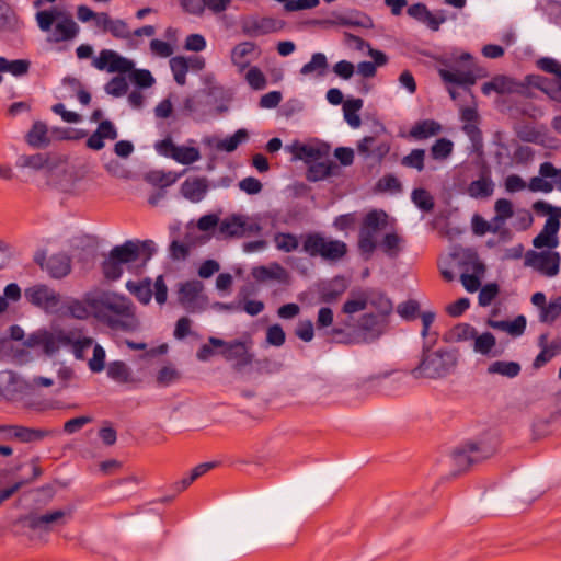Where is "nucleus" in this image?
<instances>
[{
    "label": "nucleus",
    "instance_id": "nucleus-48",
    "mask_svg": "<svg viewBox=\"0 0 561 561\" xmlns=\"http://www.w3.org/2000/svg\"><path fill=\"white\" fill-rule=\"evenodd\" d=\"M274 242L278 250L286 253L296 251L299 247L298 238L289 232H277L274 236Z\"/></svg>",
    "mask_w": 561,
    "mask_h": 561
},
{
    "label": "nucleus",
    "instance_id": "nucleus-4",
    "mask_svg": "<svg viewBox=\"0 0 561 561\" xmlns=\"http://www.w3.org/2000/svg\"><path fill=\"white\" fill-rule=\"evenodd\" d=\"M388 215L383 210H370L363 218L357 248L360 254L370 259L378 247V236L388 225Z\"/></svg>",
    "mask_w": 561,
    "mask_h": 561
},
{
    "label": "nucleus",
    "instance_id": "nucleus-56",
    "mask_svg": "<svg viewBox=\"0 0 561 561\" xmlns=\"http://www.w3.org/2000/svg\"><path fill=\"white\" fill-rule=\"evenodd\" d=\"M4 72H10L15 77L24 76L28 72L31 62L26 59H16L9 61L4 57H1Z\"/></svg>",
    "mask_w": 561,
    "mask_h": 561
},
{
    "label": "nucleus",
    "instance_id": "nucleus-35",
    "mask_svg": "<svg viewBox=\"0 0 561 561\" xmlns=\"http://www.w3.org/2000/svg\"><path fill=\"white\" fill-rule=\"evenodd\" d=\"M488 373L514 378L520 373V365L516 362L496 360L489 365Z\"/></svg>",
    "mask_w": 561,
    "mask_h": 561
},
{
    "label": "nucleus",
    "instance_id": "nucleus-36",
    "mask_svg": "<svg viewBox=\"0 0 561 561\" xmlns=\"http://www.w3.org/2000/svg\"><path fill=\"white\" fill-rule=\"evenodd\" d=\"M363 107V100L360 99H351L344 102L343 112L345 121L353 128H357L360 126V117L357 112Z\"/></svg>",
    "mask_w": 561,
    "mask_h": 561
},
{
    "label": "nucleus",
    "instance_id": "nucleus-19",
    "mask_svg": "<svg viewBox=\"0 0 561 561\" xmlns=\"http://www.w3.org/2000/svg\"><path fill=\"white\" fill-rule=\"evenodd\" d=\"M204 289V285L199 280H188L181 285L179 289V302L187 311L195 310L199 294Z\"/></svg>",
    "mask_w": 561,
    "mask_h": 561
},
{
    "label": "nucleus",
    "instance_id": "nucleus-12",
    "mask_svg": "<svg viewBox=\"0 0 561 561\" xmlns=\"http://www.w3.org/2000/svg\"><path fill=\"white\" fill-rule=\"evenodd\" d=\"M481 91L484 95L496 92L499 94L517 93L525 98L531 96V93L527 91L526 77L523 81H515L506 76H495L482 84Z\"/></svg>",
    "mask_w": 561,
    "mask_h": 561
},
{
    "label": "nucleus",
    "instance_id": "nucleus-37",
    "mask_svg": "<svg viewBox=\"0 0 561 561\" xmlns=\"http://www.w3.org/2000/svg\"><path fill=\"white\" fill-rule=\"evenodd\" d=\"M335 168L336 165L332 161L313 163L308 169L307 179L312 182L323 180L332 175Z\"/></svg>",
    "mask_w": 561,
    "mask_h": 561
},
{
    "label": "nucleus",
    "instance_id": "nucleus-53",
    "mask_svg": "<svg viewBox=\"0 0 561 561\" xmlns=\"http://www.w3.org/2000/svg\"><path fill=\"white\" fill-rule=\"evenodd\" d=\"M477 335V330L469 323H459L449 331V337L455 342L468 341Z\"/></svg>",
    "mask_w": 561,
    "mask_h": 561
},
{
    "label": "nucleus",
    "instance_id": "nucleus-9",
    "mask_svg": "<svg viewBox=\"0 0 561 561\" xmlns=\"http://www.w3.org/2000/svg\"><path fill=\"white\" fill-rule=\"evenodd\" d=\"M561 257L554 251H528L525 255V264L539 271L541 274L552 277L559 273Z\"/></svg>",
    "mask_w": 561,
    "mask_h": 561
},
{
    "label": "nucleus",
    "instance_id": "nucleus-40",
    "mask_svg": "<svg viewBox=\"0 0 561 561\" xmlns=\"http://www.w3.org/2000/svg\"><path fill=\"white\" fill-rule=\"evenodd\" d=\"M101 271L106 280L115 282L121 278L124 268L118 261L108 254V256L101 263Z\"/></svg>",
    "mask_w": 561,
    "mask_h": 561
},
{
    "label": "nucleus",
    "instance_id": "nucleus-51",
    "mask_svg": "<svg viewBox=\"0 0 561 561\" xmlns=\"http://www.w3.org/2000/svg\"><path fill=\"white\" fill-rule=\"evenodd\" d=\"M561 316V295L552 299L540 310V321L552 323Z\"/></svg>",
    "mask_w": 561,
    "mask_h": 561
},
{
    "label": "nucleus",
    "instance_id": "nucleus-10",
    "mask_svg": "<svg viewBox=\"0 0 561 561\" xmlns=\"http://www.w3.org/2000/svg\"><path fill=\"white\" fill-rule=\"evenodd\" d=\"M494 453V448L484 443H466L453 453V459L458 467H466L473 462L486 459Z\"/></svg>",
    "mask_w": 561,
    "mask_h": 561
},
{
    "label": "nucleus",
    "instance_id": "nucleus-50",
    "mask_svg": "<svg viewBox=\"0 0 561 561\" xmlns=\"http://www.w3.org/2000/svg\"><path fill=\"white\" fill-rule=\"evenodd\" d=\"M425 150L424 149H413L409 154L404 156L401 159V164L405 168L415 169L419 172L423 171L425 168Z\"/></svg>",
    "mask_w": 561,
    "mask_h": 561
},
{
    "label": "nucleus",
    "instance_id": "nucleus-64",
    "mask_svg": "<svg viewBox=\"0 0 561 561\" xmlns=\"http://www.w3.org/2000/svg\"><path fill=\"white\" fill-rule=\"evenodd\" d=\"M539 173L543 178H551L557 188L561 191V169L556 168L551 162H543L539 167Z\"/></svg>",
    "mask_w": 561,
    "mask_h": 561
},
{
    "label": "nucleus",
    "instance_id": "nucleus-1",
    "mask_svg": "<svg viewBox=\"0 0 561 561\" xmlns=\"http://www.w3.org/2000/svg\"><path fill=\"white\" fill-rule=\"evenodd\" d=\"M67 309L76 319L84 320L93 316L111 328H126L125 323L118 321V318H135V307L128 297L103 289L87 293L83 300H71Z\"/></svg>",
    "mask_w": 561,
    "mask_h": 561
},
{
    "label": "nucleus",
    "instance_id": "nucleus-28",
    "mask_svg": "<svg viewBox=\"0 0 561 561\" xmlns=\"http://www.w3.org/2000/svg\"><path fill=\"white\" fill-rule=\"evenodd\" d=\"M70 342H66V346H71L72 353L78 359L84 358V353L93 345V339L82 336L81 331L70 330L67 332Z\"/></svg>",
    "mask_w": 561,
    "mask_h": 561
},
{
    "label": "nucleus",
    "instance_id": "nucleus-6",
    "mask_svg": "<svg viewBox=\"0 0 561 561\" xmlns=\"http://www.w3.org/2000/svg\"><path fill=\"white\" fill-rule=\"evenodd\" d=\"M261 230L262 227L260 224L249 218L248 216L231 214L220 220L219 227L215 232V237L218 240H227L232 238L240 239L243 237L259 234Z\"/></svg>",
    "mask_w": 561,
    "mask_h": 561
},
{
    "label": "nucleus",
    "instance_id": "nucleus-23",
    "mask_svg": "<svg viewBox=\"0 0 561 561\" xmlns=\"http://www.w3.org/2000/svg\"><path fill=\"white\" fill-rule=\"evenodd\" d=\"M367 307L370 306L376 310V314L382 316L387 319L393 311V304L383 293L379 290H366Z\"/></svg>",
    "mask_w": 561,
    "mask_h": 561
},
{
    "label": "nucleus",
    "instance_id": "nucleus-22",
    "mask_svg": "<svg viewBox=\"0 0 561 561\" xmlns=\"http://www.w3.org/2000/svg\"><path fill=\"white\" fill-rule=\"evenodd\" d=\"M66 513L61 510L48 512L43 515H33L27 517V525L33 530H45L49 531L53 524H65L64 517Z\"/></svg>",
    "mask_w": 561,
    "mask_h": 561
},
{
    "label": "nucleus",
    "instance_id": "nucleus-27",
    "mask_svg": "<svg viewBox=\"0 0 561 561\" xmlns=\"http://www.w3.org/2000/svg\"><path fill=\"white\" fill-rule=\"evenodd\" d=\"M295 158L306 161L318 160L329 153V146L322 144L320 146L299 144L293 147Z\"/></svg>",
    "mask_w": 561,
    "mask_h": 561
},
{
    "label": "nucleus",
    "instance_id": "nucleus-15",
    "mask_svg": "<svg viewBox=\"0 0 561 561\" xmlns=\"http://www.w3.org/2000/svg\"><path fill=\"white\" fill-rule=\"evenodd\" d=\"M495 184L492 180V172L488 165L480 170L479 178L473 180L467 187V194L476 199H485L494 193Z\"/></svg>",
    "mask_w": 561,
    "mask_h": 561
},
{
    "label": "nucleus",
    "instance_id": "nucleus-43",
    "mask_svg": "<svg viewBox=\"0 0 561 561\" xmlns=\"http://www.w3.org/2000/svg\"><path fill=\"white\" fill-rule=\"evenodd\" d=\"M495 216L492 220L493 225H503L514 215L513 204L506 198H500L494 205Z\"/></svg>",
    "mask_w": 561,
    "mask_h": 561
},
{
    "label": "nucleus",
    "instance_id": "nucleus-32",
    "mask_svg": "<svg viewBox=\"0 0 561 561\" xmlns=\"http://www.w3.org/2000/svg\"><path fill=\"white\" fill-rule=\"evenodd\" d=\"M126 288L142 305H147L151 300L152 289H151V282L149 279H145L139 283L128 280L126 283Z\"/></svg>",
    "mask_w": 561,
    "mask_h": 561
},
{
    "label": "nucleus",
    "instance_id": "nucleus-20",
    "mask_svg": "<svg viewBox=\"0 0 561 561\" xmlns=\"http://www.w3.org/2000/svg\"><path fill=\"white\" fill-rule=\"evenodd\" d=\"M208 191V182L205 178H188L181 185L182 195L192 203L201 202Z\"/></svg>",
    "mask_w": 561,
    "mask_h": 561
},
{
    "label": "nucleus",
    "instance_id": "nucleus-24",
    "mask_svg": "<svg viewBox=\"0 0 561 561\" xmlns=\"http://www.w3.org/2000/svg\"><path fill=\"white\" fill-rule=\"evenodd\" d=\"M284 27L285 22L283 20L265 16L254 21L247 30V33L251 36H262L271 33H277Z\"/></svg>",
    "mask_w": 561,
    "mask_h": 561
},
{
    "label": "nucleus",
    "instance_id": "nucleus-18",
    "mask_svg": "<svg viewBox=\"0 0 561 561\" xmlns=\"http://www.w3.org/2000/svg\"><path fill=\"white\" fill-rule=\"evenodd\" d=\"M118 133L114 124L108 121H102L96 130L87 139V147L92 150H101L104 148V140H115Z\"/></svg>",
    "mask_w": 561,
    "mask_h": 561
},
{
    "label": "nucleus",
    "instance_id": "nucleus-26",
    "mask_svg": "<svg viewBox=\"0 0 561 561\" xmlns=\"http://www.w3.org/2000/svg\"><path fill=\"white\" fill-rule=\"evenodd\" d=\"M439 77L446 83H453L460 87H470L476 83V76L471 70H448V69H439Z\"/></svg>",
    "mask_w": 561,
    "mask_h": 561
},
{
    "label": "nucleus",
    "instance_id": "nucleus-16",
    "mask_svg": "<svg viewBox=\"0 0 561 561\" xmlns=\"http://www.w3.org/2000/svg\"><path fill=\"white\" fill-rule=\"evenodd\" d=\"M1 433H8L22 443L42 440L56 434L54 430L31 428L21 425H1Z\"/></svg>",
    "mask_w": 561,
    "mask_h": 561
},
{
    "label": "nucleus",
    "instance_id": "nucleus-31",
    "mask_svg": "<svg viewBox=\"0 0 561 561\" xmlns=\"http://www.w3.org/2000/svg\"><path fill=\"white\" fill-rule=\"evenodd\" d=\"M256 49V45L251 42H243L238 44L231 53V59L233 65L240 68V70L245 69L250 65V60L248 56L253 54Z\"/></svg>",
    "mask_w": 561,
    "mask_h": 561
},
{
    "label": "nucleus",
    "instance_id": "nucleus-7",
    "mask_svg": "<svg viewBox=\"0 0 561 561\" xmlns=\"http://www.w3.org/2000/svg\"><path fill=\"white\" fill-rule=\"evenodd\" d=\"M156 253V244L152 240L131 241L128 240L121 245L114 247L110 254L118 261L123 266L124 264L134 263L138 260L144 262L149 261Z\"/></svg>",
    "mask_w": 561,
    "mask_h": 561
},
{
    "label": "nucleus",
    "instance_id": "nucleus-61",
    "mask_svg": "<svg viewBox=\"0 0 561 561\" xmlns=\"http://www.w3.org/2000/svg\"><path fill=\"white\" fill-rule=\"evenodd\" d=\"M247 82L254 90H262L266 85V79L264 73L257 68L252 67L245 75Z\"/></svg>",
    "mask_w": 561,
    "mask_h": 561
},
{
    "label": "nucleus",
    "instance_id": "nucleus-13",
    "mask_svg": "<svg viewBox=\"0 0 561 561\" xmlns=\"http://www.w3.org/2000/svg\"><path fill=\"white\" fill-rule=\"evenodd\" d=\"M93 67L99 70H107L108 72H129L134 62L125 57L119 56L116 51L103 49L99 56L92 61Z\"/></svg>",
    "mask_w": 561,
    "mask_h": 561
},
{
    "label": "nucleus",
    "instance_id": "nucleus-62",
    "mask_svg": "<svg viewBox=\"0 0 561 561\" xmlns=\"http://www.w3.org/2000/svg\"><path fill=\"white\" fill-rule=\"evenodd\" d=\"M286 335L279 324H273L266 330V342L270 345L279 347L285 343Z\"/></svg>",
    "mask_w": 561,
    "mask_h": 561
},
{
    "label": "nucleus",
    "instance_id": "nucleus-38",
    "mask_svg": "<svg viewBox=\"0 0 561 561\" xmlns=\"http://www.w3.org/2000/svg\"><path fill=\"white\" fill-rule=\"evenodd\" d=\"M107 376L121 383H126L131 380L130 368L122 360L110 363L107 367Z\"/></svg>",
    "mask_w": 561,
    "mask_h": 561
},
{
    "label": "nucleus",
    "instance_id": "nucleus-45",
    "mask_svg": "<svg viewBox=\"0 0 561 561\" xmlns=\"http://www.w3.org/2000/svg\"><path fill=\"white\" fill-rule=\"evenodd\" d=\"M178 179V175L172 172L164 171H150L146 174L145 180L161 188L172 185Z\"/></svg>",
    "mask_w": 561,
    "mask_h": 561
},
{
    "label": "nucleus",
    "instance_id": "nucleus-2",
    "mask_svg": "<svg viewBox=\"0 0 561 561\" xmlns=\"http://www.w3.org/2000/svg\"><path fill=\"white\" fill-rule=\"evenodd\" d=\"M389 319L374 312L364 313L350 333L333 329V336L342 335L337 341L345 344H369L380 339L389 328Z\"/></svg>",
    "mask_w": 561,
    "mask_h": 561
},
{
    "label": "nucleus",
    "instance_id": "nucleus-55",
    "mask_svg": "<svg viewBox=\"0 0 561 561\" xmlns=\"http://www.w3.org/2000/svg\"><path fill=\"white\" fill-rule=\"evenodd\" d=\"M170 67L176 83L180 85H184L186 82V73L188 70V66L185 58L181 56L171 58Z\"/></svg>",
    "mask_w": 561,
    "mask_h": 561
},
{
    "label": "nucleus",
    "instance_id": "nucleus-46",
    "mask_svg": "<svg viewBox=\"0 0 561 561\" xmlns=\"http://www.w3.org/2000/svg\"><path fill=\"white\" fill-rule=\"evenodd\" d=\"M327 68L328 61L324 54L316 53L312 55L311 60L302 66V68L300 69V73L307 76L317 71L318 75L322 76L324 75Z\"/></svg>",
    "mask_w": 561,
    "mask_h": 561
},
{
    "label": "nucleus",
    "instance_id": "nucleus-41",
    "mask_svg": "<svg viewBox=\"0 0 561 561\" xmlns=\"http://www.w3.org/2000/svg\"><path fill=\"white\" fill-rule=\"evenodd\" d=\"M454 144L448 138H439L437 139L430 149V154L432 159L444 161L446 160L453 152Z\"/></svg>",
    "mask_w": 561,
    "mask_h": 561
},
{
    "label": "nucleus",
    "instance_id": "nucleus-34",
    "mask_svg": "<svg viewBox=\"0 0 561 561\" xmlns=\"http://www.w3.org/2000/svg\"><path fill=\"white\" fill-rule=\"evenodd\" d=\"M347 253V245L340 240H327L323 245L321 257L328 261H337Z\"/></svg>",
    "mask_w": 561,
    "mask_h": 561
},
{
    "label": "nucleus",
    "instance_id": "nucleus-44",
    "mask_svg": "<svg viewBox=\"0 0 561 561\" xmlns=\"http://www.w3.org/2000/svg\"><path fill=\"white\" fill-rule=\"evenodd\" d=\"M414 205L423 211H432L435 206L433 196L425 188H414L411 194Z\"/></svg>",
    "mask_w": 561,
    "mask_h": 561
},
{
    "label": "nucleus",
    "instance_id": "nucleus-30",
    "mask_svg": "<svg viewBox=\"0 0 561 561\" xmlns=\"http://www.w3.org/2000/svg\"><path fill=\"white\" fill-rule=\"evenodd\" d=\"M442 126L434 119L417 122L410 130L411 137L417 140L427 139L440 133Z\"/></svg>",
    "mask_w": 561,
    "mask_h": 561
},
{
    "label": "nucleus",
    "instance_id": "nucleus-8",
    "mask_svg": "<svg viewBox=\"0 0 561 561\" xmlns=\"http://www.w3.org/2000/svg\"><path fill=\"white\" fill-rule=\"evenodd\" d=\"M24 295L30 304L47 313L56 312L61 300L57 291L44 284L26 288Z\"/></svg>",
    "mask_w": 561,
    "mask_h": 561
},
{
    "label": "nucleus",
    "instance_id": "nucleus-52",
    "mask_svg": "<svg viewBox=\"0 0 561 561\" xmlns=\"http://www.w3.org/2000/svg\"><path fill=\"white\" fill-rule=\"evenodd\" d=\"M402 239L394 232L387 233L380 242L381 250L389 257H397L400 252V244Z\"/></svg>",
    "mask_w": 561,
    "mask_h": 561
},
{
    "label": "nucleus",
    "instance_id": "nucleus-29",
    "mask_svg": "<svg viewBox=\"0 0 561 561\" xmlns=\"http://www.w3.org/2000/svg\"><path fill=\"white\" fill-rule=\"evenodd\" d=\"M217 467V462H204L199 463L196 467H194L190 474L186 477H183L181 480L176 481L173 484V489L181 493L185 491L194 481H196L198 478L210 471L211 469Z\"/></svg>",
    "mask_w": 561,
    "mask_h": 561
},
{
    "label": "nucleus",
    "instance_id": "nucleus-54",
    "mask_svg": "<svg viewBox=\"0 0 561 561\" xmlns=\"http://www.w3.org/2000/svg\"><path fill=\"white\" fill-rule=\"evenodd\" d=\"M48 141L47 127L41 122H36L27 133V142L31 146L39 147Z\"/></svg>",
    "mask_w": 561,
    "mask_h": 561
},
{
    "label": "nucleus",
    "instance_id": "nucleus-49",
    "mask_svg": "<svg viewBox=\"0 0 561 561\" xmlns=\"http://www.w3.org/2000/svg\"><path fill=\"white\" fill-rule=\"evenodd\" d=\"M248 136L249 134L245 129H238L232 136L220 140L216 147L218 150L232 152L248 138Z\"/></svg>",
    "mask_w": 561,
    "mask_h": 561
},
{
    "label": "nucleus",
    "instance_id": "nucleus-39",
    "mask_svg": "<svg viewBox=\"0 0 561 561\" xmlns=\"http://www.w3.org/2000/svg\"><path fill=\"white\" fill-rule=\"evenodd\" d=\"M367 308L366 290L352 293L351 297L344 302L342 311L346 314H353Z\"/></svg>",
    "mask_w": 561,
    "mask_h": 561
},
{
    "label": "nucleus",
    "instance_id": "nucleus-63",
    "mask_svg": "<svg viewBox=\"0 0 561 561\" xmlns=\"http://www.w3.org/2000/svg\"><path fill=\"white\" fill-rule=\"evenodd\" d=\"M536 66L547 73H551L554 77H561V64L553 58L541 57L536 61Z\"/></svg>",
    "mask_w": 561,
    "mask_h": 561
},
{
    "label": "nucleus",
    "instance_id": "nucleus-42",
    "mask_svg": "<svg viewBox=\"0 0 561 561\" xmlns=\"http://www.w3.org/2000/svg\"><path fill=\"white\" fill-rule=\"evenodd\" d=\"M254 276L257 279H277L284 282L288 278V273L283 266L275 264L273 267H257L254 272Z\"/></svg>",
    "mask_w": 561,
    "mask_h": 561
},
{
    "label": "nucleus",
    "instance_id": "nucleus-25",
    "mask_svg": "<svg viewBox=\"0 0 561 561\" xmlns=\"http://www.w3.org/2000/svg\"><path fill=\"white\" fill-rule=\"evenodd\" d=\"M539 345L541 346L540 353L534 360V366L540 368L550 362L554 356L561 352V340L556 339L547 344V335L542 334L539 337Z\"/></svg>",
    "mask_w": 561,
    "mask_h": 561
},
{
    "label": "nucleus",
    "instance_id": "nucleus-5",
    "mask_svg": "<svg viewBox=\"0 0 561 561\" xmlns=\"http://www.w3.org/2000/svg\"><path fill=\"white\" fill-rule=\"evenodd\" d=\"M456 366L455 357L445 351L423 353L420 365L412 370L415 378H442L445 377Z\"/></svg>",
    "mask_w": 561,
    "mask_h": 561
},
{
    "label": "nucleus",
    "instance_id": "nucleus-57",
    "mask_svg": "<svg viewBox=\"0 0 561 561\" xmlns=\"http://www.w3.org/2000/svg\"><path fill=\"white\" fill-rule=\"evenodd\" d=\"M474 339V351L482 355H488L491 350L495 346V337L492 333L485 332L481 335H476Z\"/></svg>",
    "mask_w": 561,
    "mask_h": 561
},
{
    "label": "nucleus",
    "instance_id": "nucleus-11",
    "mask_svg": "<svg viewBox=\"0 0 561 561\" xmlns=\"http://www.w3.org/2000/svg\"><path fill=\"white\" fill-rule=\"evenodd\" d=\"M209 343L216 347H222L224 350L221 351V354L226 359H236L237 363L234 368L237 370L250 365L253 360V355L248 352V347L244 342L233 341L227 343L221 339L210 336Z\"/></svg>",
    "mask_w": 561,
    "mask_h": 561
},
{
    "label": "nucleus",
    "instance_id": "nucleus-14",
    "mask_svg": "<svg viewBox=\"0 0 561 561\" xmlns=\"http://www.w3.org/2000/svg\"><path fill=\"white\" fill-rule=\"evenodd\" d=\"M68 331L59 330L56 332H38L31 335L28 345L39 346L47 355H53L59 351L61 346H66V342H70L67 336Z\"/></svg>",
    "mask_w": 561,
    "mask_h": 561
},
{
    "label": "nucleus",
    "instance_id": "nucleus-47",
    "mask_svg": "<svg viewBox=\"0 0 561 561\" xmlns=\"http://www.w3.org/2000/svg\"><path fill=\"white\" fill-rule=\"evenodd\" d=\"M199 150L195 147L178 146L172 159L182 164H191L199 160Z\"/></svg>",
    "mask_w": 561,
    "mask_h": 561
},
{
    "label": "nucleus",
    "instance_id": "nucleus-21",
    "mask_svg": "<svg viewBox=\"0 0 561 561\" xmlns=\"http://www.w3.org/2000/svg\"><path fill=\"white\" fill-rule=\"evenodd\" d=\"M45 270L53 278H64L71 272V257L66 253H57L49 256Z\"/></svg>",
    "mask_w": 561,
    "mask_h": 561
},
{
    "label": "nucleus",
    "instance_id": "nucleus-59",
    "mask_svg": "<svg viewBox=\"0 0 561 561\" xmlns=\"http://www.w3.org/2000/svg\"><path fill=\"white\" fill-rule=\"evenodd\" d=\"M128 90V83L126 79L122 76H116L112 78L105 85L106 93L113 96H123L126 94Z\"/></svg>",
    "mask_w": 561,
    "mask_h": 561
},
{
    "label": "nucleus",
    "instance_id": "nucleus-3",
    "mask_svg": "<svg viewBox=\"0 0 561 561\" xmlns=\"http://www.w3.org/2000/svg\"><path fill=\"white\" fill-rule=\"evenodd\" d=\"M36 22L41 31L50 32L48 41L51 43L71 41L79 33L72 16L57 9L38 11Z\"/></svg>",
    "mask_w": 561,
    "mask_h": 561
},
{
    "label": "nucleus",
    "instance_id": "nucleus-33",
    "mask_svg": "<svg viewBox=\"0 0 561 561\" xmlns=\"http://www.w3.org/2000/svg\"><path fill=\"white\" fill-rule=\"evenodd\" d=\"M327 239L318 232H311L304 236L302 250L308 255L314 257L320 256Z\"/></svg>",
    "mask_w": 561,
    "mask_h": 561
},
{
    "label": "nucleus",
    "instance_id": "nucleus-58",
    "mask_svg": "<svg viewBox=\"0 0 561 561\" xmlns=\"http://www.w3.org/2000/svg\"><path fill=\"white\" fill-rule=\"evenodd\" d=\"M478 112L473 107H463L461 110V121L466 123L463 130L470 136L478 131Z\"/></svg>",
    "mask_w": 561,
    "mask_h": 561
},
{
    "label": "nucleus",
    "instance_id": "nucleus-60",
    "mask_svg": "<svg viewBox=\"0 0 561 561\" xmlns=\"http://www.w3.org/2000/svg\"><path fill=\"white\" fill-rule=\"evenodd\" d=\"M130 80L139 88H149L154 83V79L149 70L131 69Z\"/></svg>",
    "mask_w": 561,
    "mask_h": 561
},
{
    "label": "nucleus",
    "instance_id": "nucleus-17",
    "mask_svg": "<svg viewBox=\"0 0 561 561\" xmlns=\"http://www.w3.org/2000/svg\"><path fill=\"white\" fill-rule=\"evenodd\" d=\"M560 229V220L556 216H550L537 237L534 238L533 244L537 249L548 248L554 249L559 244L558 231Z\"/></svg>",
    "mask_w": 561,
    "mask_h": 561
}]
</instances>
